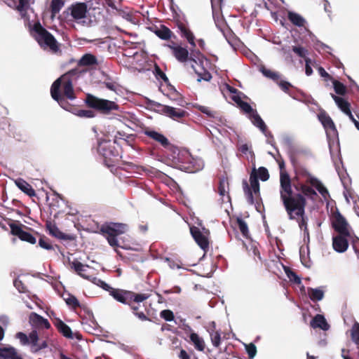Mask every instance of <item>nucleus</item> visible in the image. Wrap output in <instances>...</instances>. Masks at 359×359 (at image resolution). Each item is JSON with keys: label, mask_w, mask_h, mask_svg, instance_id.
<instances>
[{"label": "nucleus", "mask_w": 359, "mask_h": 359, "mask_svg": "<svg viewBox=\"0 0 359 359\" xmlns=\"http://www.w3.org/2000/svg\"><path fill=\"white\" fill-rule=\"evenodd\" d=\"M294 175L290 184L291 198H295L298 195L307 197L312 200L318 196L314 188L326 199L329 196V192L323 183L303 165L299 164L294 157L291 158Z\"/></svg>", "instance_id": "1"}, {"label": "nucleus", "mask_w": 359, "mask_h": 359, "mask_svg": "<svg viewBox=\"0 0 359 359\" xmlns=\"http://www.w3.org/2000/svg\"><path fill=\"white\" fill-rule=\"evenodd\" d=\"M80 67L77 65V67L62 75L53 82L50 88V95L53 99L66 110H69L71 108V105L66 99L72 100L76 98L73 81L86 72V70L81 69Z\"/></svg>", "instance_id": "2"}, {"label": "nucleus", "mask_w": 359, "mask_h": 359, "mask_svg": "<svg viewBox=\"0 0 359 359\" xmlns=\"http://www.w3.org/2000/svg\"><path fill=\"white\" fill-rule=\"evenodd\" d=\"M290 219H294L298 222L299 228L304 231V234L309 235L307 228L308 218L305 215V208L306 199L301 195L295 198L287 196L280 199Z\"/></svg>", "instance_id": "3"}, {"label": "nucleus", "mask_w": 359, "mask_h": 359, "mask_svg": "<svg viewBox=\"0 0 359 359\" xmlns=\"http://www.w3.org/2000/svg\"><path fill=\"white\" fill-rule=\"evenodd\" d=\"M165 46L172 50V55L181 63L189 62L191 65L194 63L202 64L205 59L201 52L196 48H191V46L189 51L187 47H183L174 41Z\"/></svg>", "instance_id": "4"}, {"label": "nucleus", "mask_w": 359, "mask_h": 359, "mask_svg": "<svg viewBox=\"0 0 359 359\" xmlns=\"http://www.w3.org/2000/svg\"><path fill=\"white\" fill-rule=\"evenodd\" d=\"M32 31L33 36L41 48H48L53 53L60 50V45L54 36L46 29L39 22L34 23Z\"/></svg>", "instance_id": "5"}, {"label": "nucleus", "mask_w": 359, "mask_h": 359, "mask_svg": "<svg viewBox=\"0 0 359 359\" xmlns=\"http://www.w3.org/2000/svg\"><path fill=\"white\" fill-rule=\"evenodd\" d=\"M115 144H119L118 135H115L113 142L107 140L98 141L97 151L104 158L107 166H110L115 163L120 156V149Z\"/></svg>", "instance_id": "6"}, {"label": "nucleus", "mask_w": 359, "mask_h": 359, "mask_svg": "<svg viewBox=\"0 0 359 359\" xmlns=\"http://www.w3.org/2000/svg\"><path fill=\"white\" fill-rule=\"evenodd\" d=\"M86 104L103 114H109L112 111H118L119 106L115 102L99 98L93 95L87 94L85 99Z\"/></svg>", "instance_id": "7"}, {"label": "nucleus", "mask_w": 359, "mask_h": 359, "mask_svg": "<svg viewBox=\"0 0 359 359\" xmlns=\"http://www.w3.org/2000/svg\"><path fill=\"white\" fill-rule=\"evenodd\" d=\"M127 229V225L121 223H111L109 225H103L100 231L106 236L109 244L112 247H121L117 240V236L123 234Z\"/></svg>", "instance_id": "8"}, {"label": "nucleus", "mask_w": 359, "mask_h": 359, "mask_svg": "<svg viewBox=\"0 0 359 359\" xmlns=\"http://www.w3.org/2000/svg\"><path fill=\"white\" fill-rule=\"evenodd\" d=\"M131 293L129 297L126 300V302H121L123 304H127L133 311V314L142 321L150 320V319L144 314L143 311H140V303L144 302L149 298L147 294H138L133 291L127 290Z\"/></svg>", "instance_id": "9"}, {"label": "nucleus", "mask_w": 359, "mask_h": 359, "mask_svg": "<svg viewBox=\"0 0 359 359\" xmlns=\"http://www.w3.org/2000/svg\"><path fill=\"white\" fill-rule=\"evenodd\" d=\"M250 187L248 185L247 181L243 180V188L248 203L252 205L255 202L253 193L255 196H259V182L258 181V176L257 175L255 168H253L250 173Z\"/></svg>", "instance_id": "10"}, {"label": "nucleus", "mask_w": 359, "mask_h": 359, "mask_svg": "<svg viewBox=\"0 0 359 359\" xmlns=\"http://www.w3.org/2000/svg\"><path fill=\"white\" fill-rule=\"evenodd\" d=\"M92 282L100 286L104 290L108 291L109 294L118 302H126L129 295H131V293L127 292L126 290L113 288L104 281L96 277H93Z\"/></svg>", "instance_id": "11"}, {"label": "nucleus", "mask_w": 359, "mask_h": 359, "mask_svg": "<svg viewBox=\"0 0 359 359\" xmlns=\"http://www.w3.org/2000/svg\"><path fill=\"white\" fill-rule=\"evenodd\" d=\"M280 168V199L287 196H290V184L292 180L288 172L285 170V163H279Z\"/></svg>", "instance_id": "12"}, {"label": "nucleus", "mask_w": 359, "mask_h": 359, "mask_svg": "<svg viewBox=\"0 0 359 359\" xmlns=\"http://www.w3.org/2000/svg\"><path fill=\"white\" fill-rule=\"evenodd\" d=\"M332 226L333 229L339 234L350 236L348 230V224L345 217L336 210L332 214Z\"/></svg>", "instance_id": "13"}, {"label": "nucleus", "mask_w": 359, "mask_h": 359, "mask_svg": "<svg viewBox=\"0 0 359 359\" xmlns=\"http://www.w3.org/2000/svg\"><path fill=\"white\" fill-rule=\"evenodd\" d=\"M11 228V233L15 236H18L21 241H26L31 244L36 243V238L30 233L27 232L22 228L29 229L22 224L11 223L9 224Z\"/></svg>", "instance_id": "14"}, {"label": "nucleus", "mask_w": 359, "mask_h": 359, "mask_svg": "<svg viewBox=\"0 0 359 359\" xmlns=\"http://www.w3.org/2000/svg\"><path fill=\"white\" fill-rule=\"evenodd\" d=\"M175 25L179 30L181 37L186 39L191 48H196V44L195 41V36L189 26L180 20L176 21Z\"/></svg>", "instance_id": "15"}, {"label": "nucleus", "mask_w": 359, "mask_h": 359, "mask_svg": "<svg viewBox=\"0 0 359 359\" xmlns=\"http://www.w3.org/2000/svg\"><path fill=\"white\" fill-rule=\"evenodd\" d=\"M68 10L70 11L71 15L75 20H79L86 18L88 13L87 4L84 2H76L72 4Z\"/></svg>", "instance_id": "16"}, {"label": "nucleus", "mask_w": 359, "mask_h": 359, "mask_svg": "<svg viewBox=\"0 0 359 359\" xmlns=\"http://www.w3.org/2000/svg\"><path fill=\"white\" fill-rule=\"evenodd\" d=\"M32 0H6V4L17 10L21 17L25 18L27 15V11L29 8Z\"/></svg>", "instance_id": "17"}, {"label": "nucleus", "mask_w": 359, "mask_h": 359, "mask_svg": "<svg viewBox=\"0 0 359 359\" xmlns=\"http://www.w3.org/2000/svg\"><path fill=\"white\" fill-rule=\"evenodd\" d=\"M46 227L51 236H53L60 240L72 241L75 239V236L74 235L67 234V233L62 232L57 228V226L55 225V224L50 221L46 222Z\"/></svg>", "instance_id": "18"}, {"label": "nucleus", "mask_w": 359, "mask_h": 359, "mask_svg": "<svg viewBox=\"0 0 359 359\" xmlns=\"http://www.w3.org/2000/svg\"><path fill=\"white\" fill-rule=\"evenodd\" d=\"M144 134L164 148H168L170 144L168 139L165 135L156 130L147 128L144 130Z\"/></svg>", "instance_id": "19"}, {"label": "nucleus", "mask_w": 359, "mask_h": 359, "mask_svg": "<svg viewBox=\"0 0 359 359\" xmlns=\"http://www.w3.org/2000/svg\"><path fill=\"white\" fill-rule=\"evenodd\" d=\"M191 233L200 248L206 252L209 248V241L208 238L203 235L197 227L191 228Z\"/></svg>", "instance_id": "20"}, {"label": "nucleus", "mask_w": 359, "mask_h": 359, "mask_svg": "<svg viewBox=\"0 0 359 359\" xmlns=\"http://www.w3.org/2000/svg\"><path fill=\"white\" fill-rule=\"evenodd\" d=\"M31 351L32 353H37L41 349L46 348L48 346L46 341L39 342V338L36 330H32L29 333Z\"/></svg>", "instance_id": "21"}, {"label": "nucleus", "mask_w": 359, "mask_h": 359, "mask_svg": "<svg viewBox=\"0 0 359 359\" xmlns=\"http://www.w3.org/2000/svg\"><path fill=\"white\" fill-rule=\"evenodd\" d=\"M72 269L81 277L92 281L93 276L89 275L88 269L90 266L87 264H83L78 260L75 259L70 263Z\"/></svg>", "instance_id": "22"}, {"label": "nucleus", "mask_w": 359, "mask_h": 359, "mask_svg": "<svg viewBox=\"0 0 359 359\" xmlns=\"http://www.w3.org/2000/svg\"><path fill=\"white\" fill-rule=\"evenodd\" d=\"M350 236H346L339 234L333 237L332 246L335 251L338 252H345L348 247V242L346 237Z\"/></svg>", "instance_id": "23"}, {"label": "nucleus", "mask_w": 359, "mask_h": 359, "mask_svg": "<svg viewBox=\"0 0 359 359\" xmlns=\"http://www.w3.org/2000/svg\"><path fill=\"white\" fill-rule=\"evenodd\" d=\"M154 33L158 38L164 41H168L172 38L176 39L175 34L164 25H161L159 27H155Z\"/></svg>", "instance_id": "24"}, {"label": "nucleus", "mask_w": 359, "mask_h": 359, "mask_svg": "<svg viewBox=\"0 0 359 359\" xmlns=\"http://www.w3.org/2000/svg\"><path fill=\"white\" fill-rule=\"evenodd\" d=\"M29 322L33 326L37 327L46 329L50 327V324L47 319L34 312L29 316Z\"/></svg>", "instance_id": "25"}, {"label": "nucleus", "mask_w": 359, "mask_h": 359, "mask_svg": "<svg viewBox=\"0 0 359 359\" xmlns=\"http://www.w3.org/2000/svg\"><path fill=\"white\" fill-rule=\"evenodd\" d=\"M250 119L251 120L252 123L257 128H259V130L266 136H271V132L268 131L267 127L264 122V121L262 119L260 116L257 114V111H255L252 114H251L249 116Z\"/></svg>", "instance_id": "26"}, {"label": "nucleus", "mask_w": 359, "mask_h": 359, "mask_svg": "<svg viewBox=\"0 0 359 359\" xmlns=\"http://www.w3.org/2000/svg\"><path fill=\"white\" fill-rule=\"evenodd\" d=\"M231 226L233 228H238L244 238H249L250 232L248 224L241 217H236L234 221H231Z\"/></svg>", "instance_id": "27"}, {"label": "nucleus", "mask_w": 359, "mask_h": 359, "mask_svg": "<svg viewBox=\"0 0 359 359\" xmlns=\"http://www.w3.org/2000/svg\"><path fill=\"white\" fill-rule=\"evenodd\" d=\"M54 325L57 329L58 332L61 333L64 337L68 339L73 338V334L71 328L65 324L62 320L56 318L53 322Z\"/></svg>", "instance_id": "28"}, {"label": "nucleus", "mask_w": 359, "mask_h": 359, "mask_svg": "<svg viewBox=\"0 0 359 359\" xmlns=\"http://www.w3.org/2000/svg\"><path fill=\"white\" fill-rule=\"evenodd\" d=\"M318 119L326 130H330L334 133H337L336 126H335L333 121L332 120L330 116L326 112L320 113L318 115Z\"/></svg>", "instance_id": "29"}, {"label": "nucleus", "mask_w": 359, "mask_h": 359, "mask_svg": "<svg viewBox=\"0 0 359 359\" xmlns=\"http://www.w3.org/2000/svg\"><path fill=\"white\" fill-rule=\"evenodd\" d=\"M15 184L22 191H23L29 196L32 197L36 196L35 190L25 180L18 178L15 180Z\"/></svg>", "instance_id": "30"}, {"label": "nucleus", "mask_w": 359, "mask_h": 359, "mask_svg": "<svg viewBox=\"0 0 359 359\" xmlns=\"http://www.w3.org/2000/svg\"><path fill=\"white\" fill-rule=\"evenodd\" d=\"M0 359H23L14 347L0 348Z\"/></svg>", "instance_id": "31"}, {"label": "nucleus", "mask_w": 359, "mask_h": 359, "mask_svg": "<svg viewBox=\"0 0 359 359\" xmlns=\"http://www.w3.org/2000/svg\"><path fill=\"white\" fill-rule=\"evenodd\" d=\"M97 63V59L94 55L86 53L78 61L77 65L79 67H90L96 65Z\"/></svg>", "instance_id": "32"}, {"label": "nucleus", "mask_w": 359, "mask_h": 359, "mask_svg": "<svg viewBox=\"0 0 359 359\" xmlns=\"http://www.w3.org/2000/svg\"><path fill=\"white\" fill-rule=\"evenodd\" d=\"M167 109L169 111L168 117L175 121H180L181 119L189 115L188 112L184 109H177L172 107H170V109Z\"/></svg>", "instance_id": "33"}, {"label": "nucleus", "mask_w": 359, "mask_h": 359, "mask_svg": "<svg viewBox=\"0 0 359 359\" xmlns=\"http://www.w3.org/2000/svg\"><path fill=\"white\" fill-rule=\"evenodd\" d=\"M332 99L336 102L338 107L345 114H348L351 111V104L350 103L344 100V98L337 96L334 94H331Z\"/></svg>", "instance_id": "34"}, {"label": "nucleus", "mask_w": 359, "mask_h": 359, "mask_svg": "<svg viewBox=\"0 0 359 359\" xmlns=\"http://www.w3.org/2000/svg\"><path fill=\"white\" fill-rule=\"evenodd\" d=\"M311 325L313 328L319 327L323 330H327L330 327V325L327 323L325 317L320 314H317L313 318L311 322Z\"/></svg>", "instance_id": "35"}, {"label": "nucleus", "mask_w": 359, "mask_h": 359, "mask_svg": "<svg viewBox=\"0 0 359 359\" xmlns=\"http://www.w3.org/2000/svg\"><path fill=\"white\" fill-rule=\"evenodd\" d=\"M190 341L194 344V348L199 351H203L205 348V344L202 337L197 333L191 332L189 336Z\"/></svg>", "instance_id": "36"}, {"label": "nucleus", "mask_w": 359, "mask_h": 359, "mask_svg": "<svg viewBox=\"0 0 359 359\" xmlns=\"http://www.w3.org/2000/svg\"><path fill=\"white\" fill-rule=\"evenodd\" d=\"M168 90H169L168 97L171 100L177 102L178 104L183 106V103L184 102V100L183 99L182 95L175 88L174 86H172L170 83H168Z\"/></svg>", "instance_id": "37"}, {"label": "nucleus", "mask_w": 359, "mask_h": 359, "mask_svg": "<svg viewBox=\"0 0 359 359\" xmlns=\"http://www.w3.org/2000/svg\"><path fill=\"white\" fill-rule=\"evenodd\" d=\"M287 19L292 24L299 27H304L306 22L305 19L301 15L292 11L287 13Z\"/></svg>", "instance_id": "38"}, {"label": "nucleus", "mask_w": 359, "mask_h": 359, "mask_svg": "<svg viewBox=\"0 0 359 359\" xmlns=\"http://www.w3.org/2000/svg\"><path fill=\"white\" fill-rule=\"evenodd\" d=\"M308 294L313 302L320 301L324 297V292L318 288H308Z\"/></svg>", "instance_id": "39"}, {"label": "nucleus", "mask_w": 359, "mask_h": 359, "mask_svg": "<svg viewBox=\"0 0 359 359\" xmlns=\"http://www.w3.org/2000/svg\"><path fill=\"white\" fill-rule=\"evenodd\" d=\"M62 297L66 304L72 309L76 310L81 306L79 300L75 296L68 293L66 295H63Z\"/></svg>", "instance_id": "40"}, {"label": "nucleus", "mask_w": 359, "mask_h": 359, "mask_svg": "<svg viewBox=\"0 0 359 359\" xmlns=\"http://www.w3.org/2000/svg\"><path fill=\"white\" fill-rule=\"evenodd\" d=\"M65 5V0H52L50 3V12L52 16L59 13Z\"/></svg>", "instance_id": "41"}, {"label": "nucleus", "mask_w": 359, "mask_h": 359, "mask_svg": "<svg viewBox=\"0 0 359 359\" xmlns=\"http://www.w3.org/2000/svg\"><path fill=\"white\" fill-rule=\"evenodd\" d=\"M35 234L39 236V245L41 248L48 250H53V247L50 243L49 238H48L44 235H41L38 232H35Z\"/></svg>", "instance_id": "42"}, {"label": "nucleus", "mask_w": 359, "mask_h": 359, "mask_svg": "<svg viewBox=\"0 0 359 359\" xmlns=\"http://www.w3.org/2000/svg\"><path fill=\"white\" fill-rule=\"evenodd\" d=\"M229 182L226 178H222L219 180V185H218V193L223 198L225 196L228 191L226 190V188L228 187ZM227 197L230 199V196L227 194Z\"/></svg>", "instance_id": "43"}, {"label": "nucleus", "mask_w": 359, "mask_h": 359, "mask_svg": "<svg viewBox=\"0 0 359 359\" xmlns=\"http://www.w3.org/2000/svg\"><path fill=\"white\" fill-rule=\"evenodd\" d=\"M352 341L359 347V323L355 322L351 330Z\"/></svg>", "instance_id": "44"}, {"label": "nucleus", "mask_w": 359, "mask_h": 359, "mask_svg": "<svg viewBox=\"0 0 359 359\" xmlns=\"http://www.w3.org/2000/svg\"><path fill=\"white\" fill-rule=\"evenodd\" d=\"M333 87L337 94L339 95H344L346 93V87L340 81H333Z\"/></svg>", "instance_id": "45"}, {"label": "nucleus", "mask_w": 359, "mask_h": 359, "mask_svg": "<svg viewBox=\"0 0 359 359\" xmlns=\"http://www.w3.org/2000/svg\"><path fill=\"white\" fill-rule=\"evenodd\" d=\"M256 172L258 176V179H260L263 182L269 180V173L265 167H259L257 170H256Z\"/></svg>", "instance_id": "46"}, {"label": "nucleus", "mask_w": 359, "mask_h": 359, "mask_svg": "<svg viewBox=\"0 0 359 359\" xmlns=\"http://www.w3.org/2000/svg\"><path fill=\"white\" fill-rule=\"evenodd\" d=\"M74 114L81 118H93L95 116V112L90 109H79Z\"/></svg>", "instance_id": "47"}, {"label": "nucleus", "mask_w": 359, "mask_h": 359, "mask_svg": "<svg viewBox=\"0 0 359 359\" xmlns=\"http://www.w3.org/2000/svg\"><path fill=\"white\" fill-rule=\"evenodd\" d=\"M285 273L290 281H292L297 285L301 284L302 280H301L300 277H299L294 271L288 269L285 270Z\"/></svg>", "instance_id": "48"}, {"label": "nucleus", "mask_w": 359, "mask_h": 359, "mask_svg": "<svg viewBox=\"0 0 359 359\" xmlns=\"http://www.w3.org/2000/svg\"><path fill=\"white\" fill-rule=\"evenodd\" d=\"M262 72L265 76L272 79L274 81L278 82L280 79V75L277 72H273L270 69L263 68L262 69Z\"/></svg>", "instance_id": "49"}, {"label": "nucleus", "mask_w": 359, "mask_h": 359, "mask_svg": "<svg viewBox=\"0 0 359 359\" xmlns=\"http://www.w3.org/2000/svg\"><path fill=\"white\" fill-rule=\"evenodd\" d=\"M154 74L156 78L162 79L167 84L169 83L168 78L157 65L154 66Z\"/></svg>", "instance_id": "50"}, {"label": "nucleus", "mask_w": 359, "mask_h": 359, "mask_svg": "<svg viewBox=\"0 0 359 359\" xmlns=\"http://www.w3.org/2000/svg\"><path fill=\"white\" fill-rule=\"evenodd\" d=\"M116 135H118V142L119 144L121 143V141H123L126 144L131 145L130 141L134 140L132 135H126L124 133L118 132Z\"/></svg>", "instance_id": "51"}, {"label": "nucleus", "mask_w": 359, "mask_h": 359, "mask_svg": "<svg viewBox=\"0 0 359 359\" xmlns=\"http://www.w3.org/2000/svg\"><path fill=\"white\" fill-rule=\"evenodd\" d=\"M16 338L20 340L22 345L26 346L30 344L29 335L27 336L26 334L22 332H19L16 334Z\"/></svg>", "instance_id": "52"}, {"label": "nucleus", "mask_w": 359, "mask_h": 359, "mask_svg": "<svg viewBox=\"0 0 359 359\" xmlns=\"http://www.w3.org/2000/svg\"><path fill=\"white\" fill-rule=\"evenodd\" d=\"M238 107L243 112L248 114L249 116L256 111L252 109L250 104L244 101H243Z\"/></svg>", "instance_id": "53"}, {"label": "nucleus", "mask_w": 359, "mask_h": 359, "mask_svg": "<svg viewBox=\"0 0 359 359\" xmlns=\"http://www.w3.org/2000/svg\"><path fill=\"white\" fill-rule=\"evenodd\" d=\"M211 341L215 347H219L221 344V337L219 332H215L210 334Z\"/></svg>", "instance_id": "54"}, {"label": "nucleus", "mask_w": 359, "mask_h": 359, "mask_svg": "<svg viewBox=\"0 0 359 359\" xmlns=\"http://www.w3.org/2000/svg\"><path fill=\"white\" fill-rule=\"evenodd\" d=\"M191 67L194 69L195 72L198 75V81H201V79L206 81H209L212 79V75L209 72L205 71L203 74L198 73L197 71L195 69V67H194V64H191Z\"/></svg>", "instance_id": "55"}, {"label": "nucleus", "mask_w": 359, "mask_h": 359, "mask_svg": "<svg viewBox=\"0 0 359 359\" xmlns=\"http://www.w3.org/2000/svg\"><path fill=\"white\" fill-rule=\"evenodd\" d=\"M292 51L296 53L299 57L304 58L306 57V54L308 53V50L303 47L301 46H292Z\"/></svg>", "instance_id": "56"}, {"label": "nucleus", "mask_w": 359, "mask_h": 359, "mask_svg": "<svg viewBox=\"0 0 359 359\" xmlns=\"http://www.w3.org/2000/svg\"><path fill=\"white\" fill-rule=\"evenodd\" d=\"M245 350L247 351L249 358L250 359L253 358L257 353V347L252 343L245 345Z\"/></svg>", "instance_id": "57"}, {"label": "nucleus", "mask_w": 359, "mask_h": 359, "mask_svg": "<svg viewBox=\"0 0 359 359\" xmlns=\"http://www.w3.org/2000/svg\"><path fill=\"white\" fill-rule=\"evenodd\" d=\"M160 316L166 321H172L174 320L175 318L173 312L168 309L163 310L160 313Z\"/></svg>", "instance_id": "58"}, {"label": "nucleus", "mask_w": 359, "mask_h": 359, "mask_svg": "<svg viewBox=\"0 0 359 359\" xmlns=\"http://www.w3.org/2000/svg\"><path fill=\"white\" fill-rule=\"evenodd\" d=\"M198 109L202 113L208 115L210 118H216L217 112L212 111L210 107L205 106H200Z\"/></svg>", "instance_id": "59"}, {"label": "nucleus", "mask_w": 359, "mask_h": 359, "mask_svg": "<svg viewBox=\"0 0 359 359\" xmlns=\"http://www.w3.org/2000/svg\"><path fill=\"white\" fill-rule=\"evenodd\" d=\"M13 285L16 287V289L21 293H24L27 291L26 286L22 283V281L19 279L14 280Z\"/></svg>", "instance_id": "60"}, {"label": "nucleus", "mask_w": 359, "mask_h": 359, "mask_svg": "<svg viewBox=\"0 0 359 359\" xmlns=\"http://www.w3.org/2000/svg\"><path fill=\"white\" fill-rule=\"evenodd\" d=\"M154 106L158 108V111H160L161 114L168 116L169 111H168L167 109H170V106L163 105V104H161L158 102L155 103Z\"/></svg>", "instance_id": "61"}, {"label": "nucleus", "mask_w": 359, "mask_h": 359, "mask_svg": "<svg viewBox=\"0 0 359 359\" xmlns=\"http://www.w3.org/2000/svg\"><path fill=\"white\" fill-rule=\"evenodd\" d=\"M278 84L285 93H288L290 88L292 87V84L286 81H280Z\"/></svg>", "instance_id": "62"}, {"label": "nucleus", "mask_w": 359, "mask_h": 359, "mask_svg": "<svg viewBox=\"0 0 359 359\" xmlns=\"http://www.w3.org/2000/svg\"><path fill=\"white\" fill-rule=\"evenodd\" d=\"M311 60L309 58L305 59L306 67H305V73L307 76H311L313 74V69L310 66Z\"/></svg>", "instance_id": "63"}, {"label": "nucleus", "mask_w": 359, "mask_h": 359, "mask_svg": "<svg viewBox=\"0 0 359 359\" xmlns=\"http://www.w3.org/2000/svg\"><path fill=\"white\" fill-rule=\"evenodd\" d=\"M178 358L180 359H191L189 354L182 348L180 350L178 354Z\"/></svg>", "instance_id": "64"}]
</instances>
